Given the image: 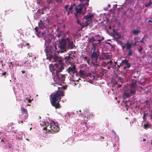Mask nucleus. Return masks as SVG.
I'll return each mask as SVG.
<instances>
[{
    "label": "nucleus",
    "mask_w": 152,
    "mask_h": 152,
    "mask_svg": "<svg viewBox=\"0 0 152 152\" xmlns=\"http://www.w3.org/2000/svg\"><path fill=\"white\" fill-rule=\"evenodd\" d=\"M54 61L58 63L54 64V67L57 69L55 70L56 72L52 73L53 74V79L55 81H59L64 82L65 80L66 76L65 75L61 74L59 73L64 69V64L63 61L61 59H59L56 56L54 57Z\"/></svg>",
    "instance_id": "obj_1"
},
{
    "label": "nucleus",
    "mask_w": 152,
    "mask_h": 152,
    "mask_svg": "<svg viewBox=\"0 0 152 152\" xmlns=\"http://www.w3.org/2000/svg\"><path fill=\"white\" fill-rule=\"evenodd\" d=\"M67 86H63L61 88L58 87V89L56 92H53L50 97V102L52 105L56 109L59 108L61 107L59 102L61 97L64 96V90L66 89Z\"/></svg>",
    "instance_id": "obj_2"
},
{
    "label": "nucleus",
    "mask_w": 152,
    "mask_h": 152,
    "mask_svg": "<svg viewBox=\"0 0 152 152\" xmlns=\"http://www.w3.org/2000/svg\"><path fill=\"white\" fill-rule=\"evenodd\" d=\"M43 125L44 126L43 128L44 130H46L51 133H53L57 132L59 130L58 123H56L53 122L50 123L45 122L44 124Z\"/></svg>",
    "instance_id": "obj_3"
},
{
    "label": "nucleus",
    "mask_w": 152,
    "mask_h": 152,
    "mask_svg": "<svg viewBox=\"0 0 152 152\" xmlns=\"http://www.w3.org/2000/svg\"><path fill=\"white\" fill-rule=\"evenodd\" d=\"M74 10L75 11V13H74L76 17L83 15L84 14V11H86L84 10V6L80 4L79 5H75Z\"/></svg>",
    "instance_id": "obj_4"
},
{
    "label": "nucleus",
    "mask_w": 152,
    "mask_h": 152,
    "mask_svg": "<svg viewBox=\"0 0 152 152\" xmlns=\"http://www.w3.org/2000/svg\"><path fill=\"white\" fill-rule=\"evenodd\" d=\"M59 45L58 47L59 48V51L61 53L66 51V46L67 44L66 38H62L58 40Z\"/></svg>",
    "instance_id": "obj_5"
},
{
    "label": "nucleus",
    "mask_w": 152,
    "mask_h": 152,
    "mask_svg": "<svg viewBox=\"0 0 152 152\" xmlns=\"http://www.w3.org/2000/svg\"><path fill=\"white\" fill-rule=\"evenodd\" d=\"M99 56V54L98 52H95V50L92 53L91 57L92 59V64L94 65L99 66L97 63L98 58Z\"/></svg>",
    "instance_id": "obj_6"
},
{
    "label": "nucleus",
    "mask_w": 152,
    "mask_h": 152,
    "mask_svg": "<svg viewBox=\"0 0 152 152\" xmlns=\"http://www.w3.org/2000/svg\"><path fill=\"white\" fill-rule=\"evenodd\" d=\"M94 17V15L93 14H88L84 17L85 19V21L84 23V26L87 27L89 25L92 21V18Z\"/></svg>",
    "instance_id": "obj_7"
},
{
    "label": "nucleus",
    "mask_w": 152,
    "mask_h": 152,
    "mask_svg": "<svg viewBox=\"0 0 152 152\" xmlns=\"http://www.w3.org/2000/svg\"><path fill=\"white\" fill-rule=\"evenodd\" d=\"M132 43H130L129 41L126 42V50H128L129 52L127 54V56H132L133 51L132 49Z\"/></svg>",
    "instance_id": "obj_8"
},
{
    "label": "nucleus",
    "mask_w": 152,
    "mask_h": 152,
    "mask_svg": "<svg viewBox=\"0 0 152 152\" xmlns=\"http://www.w3.org/2000/svg\"><path fill=\"white\" fill-rule=\"evenodd\" d=\"M121 63H122L123 66H124L123 67V69L124 71L127 72L128 70L127 68H129L131 66V64L129 63L128 61L126 59L122 60L121 61Z\"/></svg>",
    "instance_id": "obj_9"
},
{
    "label": "nucleus",
    "mask_w": 152,
    "mask_h": 152,
    "mask_svg": "<svg viewBox=\"0 0 152 152\" xmlns=\"http://www.w3.org/2000/svg\"><path fill=\"white\" fill-rule=\"evenodd\" d=\"M76 68L75 65L72 67L69 66L67 69V71L69 73L70 75H74V74L77 73V71L76 70Z\"/></svg>",
    "instance_id": "obj_10"
},
{
    "label": "nucleus",
    "mask_w": 152,
    "mask_h": 152,
    "mask_svg": "<svg viewBox=\"0 0 152 152\" xmlns=\"http://www.w3.org/2000/svg\"><path fill=\"white\" fill-rule=\"evenodd\" d=\"M66 41L67 43H68L67 46L68 48L72 49L74 47H75L73 41L70 40L69 38H66Z\"/></svg>",
    "instance_id": "obj_11"
},
{
    "label": "nucleus",
    "mask_w": 152,
    "mask_h": 152,
    "mask_svg": "<svg viewBox=\"0 0 152 152\" xmlns=\"http://www.w3.org/2000/svg\"><path fill=\"white\" fill-rule=\"evenodd\" d=\"M80 2V4L84 7V10H86L87 7L89 5V0H79Z\"/></svg>",
    "instance_id": "obj_12"
},
{
    "label": "nucleus",
    "mask_w": 152,
    "mask_h": 152,
    "mask_svg": "<svg viewBox=\"0 0 152 152\" xmlns=\"http://www.w3.org/2000/svg\"><path fill=\"white\" fill-rule=\"evenodd\" d=\"M57 46L56 45H55V49L53 50V52H54V55H53V54H52V53H53V52H52L51 53V55L50 56L51 59H52V58L53 59V60L54 61V57L55 56H56L57 57H58V58L59 59H61L59 58L58 57V56H57L56 55L58 54L59 52H60V51H57Z\"/></svg>",
    "instance_id": "obj_13"
},
{
    "label": "nucleus",
    "mask_w": 152,
    "mask_h": 152,
    "mask_svg": "<svg viewBox=\"0 0 152 152\" xmlns=\"http://www.w3.org/2000/svg\"><path fill=\"white\" fill-rule=\"evenodd\" d=\"M137 81L136 80H131V84H130V87L132 90H135V91H136V84Z\"/></svg>",
    "instance_id": "obj_14"
},
{
    "label": "nucleus",
    "mask_w": 152,
    "mask_h": 152,
    "mask_svg": "<svg viewBox=\"0 0 152 152\" xmlns=\"http://www.w3.org/2000/svg\"><path fill=\"white\" fill-rule=\"evenodd\" d=\"M135 90L130 89V90L127 91L124 93V96L126 97H128L131 96L132 94H133L135 93Z\"/></svg>",
    "instance_id": "obj_15"
},
{
    "label": "nucleus",
    "mask_w": 152,
    "mask_h": 152,
    "mask_svg": "<svg viewBox=\"0 0 152 152\" xmlns=\"http://www.w3.org/2000/svg\"><path fill=\"white\" fill-rule=\"evenodd\" d=\"M95 39L96 41H98V42L97 43V44H99L101 42V41L103 40L104 39V37H101L99 35H97L95 36Z\"/></svg>",
    "instance_id": "obj_16"
},
{
    "label": "nucleus",
    "mask_w": 152,
    "mask_h": 152,
    "mask_svg": "<svg viewBox=\"0 0 152 152\" xmlns=\"http://www.w3.org/2000/svg\"><path fill=\"white\" fill-rule=\"evenodd\" d=\"M113 37L115 39H119L121 37V36L117 32H114L113 34Z\"/></svg>",
    "instance_id": "obj_17"
},
{
    "label": "nucleus",
    "mask_w": 152,
    "mask_h": 152,
    "mask_svg": "<svg viewBox=\"0 0 152 152\" xmlns=\"http://www.w3.org/2000/svg\"><path fill=\"white\" fill-rule=\"evenodd\" d=\"M124 106L126 107V110H128L129 107L131 104L132 102L130 100L125 101L124 102Z\"/></svg>",
    "instance_id": "obj_18"
},
{
    "label": "nucleus",
    "mask_w": 152,
    "mask_h": 152,
    "mask_svg": "<svg viewBox=\"0 0 152 152\" xmlns=\"http://www.w3.org/2000/svg\"><path fill=\"white\" fill-rule=\"evenodd\" d=\"M35 34L38 37H41V31L39 30L38 28L37 27L35 28Z\"/></svg>",
    "instance_id": "obj_19"
},
{
    "label": "nucleus",
    "mask_w": 152,
    "mask_h": 152,
    "mask_svg": "<svg viewBox=\"0 0 152 152\" xmlns=\"http://www.w3.org/2000/svg\"><path fill=\"white\" fill-rule=\"evenodd\" d=\"M38 25L39 28L42 29H43L46 27L45 24H44L41 20L38 23Z\"/></svg>",
    "instance_id": "obj_20"
},
{
    "label": "nucleus",
    "mask_w": 152,
    "mask_h": 152,
    "mask_svg": "<svg viewBox=\"0 0 152 152\" xmlns=\"http://www.w3.org/2000/svg\"><path fill=\"white\" fill-rule=\"evenodd\" d=\"M80 76L81 78H84L86 76L85 73V71L82 70H80L79 71Z\"/></svg>",
    "instance_id": "obj_21"
},
{
    "label": "nucleus",
    "mask_w": 152,
    "mask_h": 152,
    "mask_svg": "<svg viewBox=\"0 0 152 152\" xmlns=\"http://www.w3.org/2000/svg\"><path fill=\"white\" fill-rule=\"evenodd\" d=\"M112 63L113 62L112 61L110 60V61H107V62H103L102 64V65L103 67H105L108 64H110V66H111Z\"/></svg>",
    "instance_id": "obj_22"
},
{
    "label": "nucleus",
    "mask_w": 152,
    "mask_h": 152,
    "mask_svg": "<svg viewBox=\"0 0 152 152\" xmlns=\"http://www.w3.org/2000/svg\"><path fill=\"white\" fill-rule=\"evenodd\" d=\"M65 59H66V61L69 63H70L73 60V58L70 57V56H68L67 57H65Z\"/></svg>",
    "instance_id": "obj_23"
},
{
    "label": "nucleus",
    "mask_w": 152,
    "mask_h": 152,
    "mask_svg": "<svg viewBox=\"0 0 152 152\" xmlns=\"http://www.w3.org/2000/svg\"><path fill=\"white\" fill-rule=\"evenodd\" d=\"M140 32V31L139 30H134L132 32V33L135 35H136L138 34Z\"/></svg>",
    "instance_id": "obj_24"
},
{
    "label": "nucleus",
    "mask_w": 152,
    "mask_h": 152,
    "mask_svg": "<svg viewBox=\"0 0 152 152\" xmlns=\"http://www.w3.org/2000/svg\"><path fill=\"white\" fill-rule=\"evenodd\" d=\"M46 33L45 31H43L41 34V37L42 36H44V40H45L46 41H47L48 40L47 39V37H48L47 36H46V37H45V36H46V35H45Z\"/></svg>",
    "instance_id": "obj_25"
},
{
    "label": "nucleus",
    "mask_w": 152,
    "mask_h": 152,
    "mask_svg": "<svg viewBox=\"0 0 152 152\" xmlns=\"http://www.w3.org/2000/svg\"><path fill=\"white\" fill-rule=\"evenodd\" d=\"M21 110L22 112L24 114H27L28 113V111L27 109H25L23 107H21Z\"/></svg>",
    "instance_id": "obj_26"
},
{
    "label": "nucleus",
    "mask_w": 152,
    "mask_h": 152,
    "mask_svg": "<svg viewBox=\"0 0 152 152\" xmlns=\"http://www.w3.org/2000/svg\"><path fill=\"white\" fill-rule=\"evenodd\" d=\"M88 42H92L94 41H96L95 38V37H92L91 38H89L88 39Z\"/></svg>",
    "instance_id": "obj_27"
},
{
    "label": "nucleus",
    "mask_w": 152,
    "mask_h": 152,
    "mask_svg": "<svg viewBox=\"0 0 152 152\" xmlns=\"http://www.w3.org/2000/svg\"><path fill=\"white\" fill-rule=\"evenodd\" d=\"M114 64H115V65H111V66L113 69H117L116 65H117V61H115L114 62Z\"/></svg>",
    "instance_id": "obj_28"
},
{
    "label": "nucleus",
    "mask_w": 152,
    "mask_h": 152,
    "mask_svg": "<svg viewBox=\"0 0 152 152\" xmlns=\"http://www.w3.org/2000/svg\"><path fill=\"white\" fill-rule=\"evenodd\" d=\"M75 6V4H74L71 5L70 7L69 8V10L70 11L72 10L73 9H74Z\"/></svg>",
    "instance_id": "obj_29"
},
{
    "label": "nucleus",
    "mask_w": 152,
    "mask_h": 152,
    "mask_svg": "<svg viewBox=\"0 0 152 152\" xmlns=\"http://www.w3.org/2000/svg\"><path fill=\"white\" fill-rule=\"evenodd\" d=\"M145 104H146L147 107L148 108L150 107V104L148 101H146L145 102Z\"/></svg>",
    "instance_id": "obj_30"
},
{
    "label": "nucleus",
    "mask_w": 152,
    "mask_h": 152,
    "mask_svg": "<svg viewBox=\"0 0 152 152\" xmlns=\"http://www.w3.org/2000/svg\"><path fill=\"white\" fill-rule=\"evenodd\" d=\"M138 51L141 54L142 53V48L141 46H140L138 48Z\"/></svg>",
    "instance_id": "obj_31"
},
{
    "label": "nucleus",
    "mask_w": 152,
    "mask_h": 152,
    "mask_svg": "<svg viewBox=\"0 0 152 152\" xmlns=\"http://www.w3.org/2000/svg\"><path fill=\"white\" fill-rule=\"evenodd\" d=\"M104 57L102 58V59H107L108 58V56L106 54H104L103 55Z\"/></svg>",
    "instance_id": "obj_32"
},
{
    "label": "nucleus",
    "mask_w": 152,
    "mask_h": 152,
    "mask_svg": "<svg viewBox=\"0 0 152 152\" xmlns=\"http://www.w3.org/2000/svg\"><path fill=\"white\" fill-rule=\"evenodd\" d=\"M121 46L122 48V50L124 51L126 46V44H123Z\"/></svg>",
    "instance_id": "obj_33"
},
{
    "label": "nucleus",
    "mask_w": 152,
    "mask_h": 152,
    "mask_svg": "<svg viewBox=\"0 0 152 152\" xmlns=\"http://www.w3.org/2000/svg\"><path fill=\"white\" fill-rule=\"evenodd\" d=\"M152 4V2L150 1L148 3H147L145 5V7H148L149 6L151 5Z\"/></svg>",
    "instance_id": "obj_34"
},
{
    "label": "nucleus",
    "mask_w": 152,
    "mask_h": 152,
    "mask_svg": "<svg viewBox=\"0 0 152 152\" xmlns=\"http://www.w3.org/2000/svg\"><path fill=\"white\" fill-rule=\"evenodd\" d=\"M77 23L78 24L80 25V26H83L82 27H83V24L81 23L80 22V21H79V20H77Z\"/></svg>",
    "instance_id": "obj_35"
},
{
    "label": "nucleus",
    "mask_w": 152,
    "mask_h": 152,
    "mask_svg": "<svg viewBox=\"0 0 152 152\" xmlns=\"http://www.w3.org/2000/svg\"><path fill=\"white\" fill-rule=\"evenodd\" d=\"M123 66L122 63H121V62L119 64H118L117 65V68L118 69H119L120 68L121 66Z\"/></svg>",
    "instance_id": "obj_36"
},
{
    "label": "nucleus",
    "mask_w": 152,
    "mask_h": 152,
    "mask_svg": "<svg viewBox=\"0 0 152 152\" xmlns=\"http://www.w3.org/2000/svg\"><path fill=\"white\" fill-rule=\"evenodd\" d=\"M117 42L120 45H122L123 44L122 42L121 41L118 40Z\"/></svg>",
    "instance_id": "obj_37"
},
{
    "label": "nucleus",
    "mask_w": 152,
    "mask_h": 152,
    "mask_svg": "<svg viewBox=\"0 0 152 152\" xmlns=\"http://www.w3.org/2000/svg\"><path fill=\"white\" fill-rule=\"evenodd\" d=\"M148 114L147 113H144L143 114V118L144 120H145V117H146V115Z\"/></svg>",
    "instance_id": "obj_38"
},
{
    "label": "nucleus",
    "mask_w": 152,
    "mask_h": 152,
    "mask_svg": "<svg viewBox=\"0 0 152 152\" xmlns=\"http://www.w3.org/2000/svg\"><path fill=\"white\" fill-rule=\"evenodd\" d=\"M145 39V37H143L142 38V40L140 41V42L141 43H144V39Z\"/></svg>",
    "instance_id": "obj_39"
},
{
    "label": "nucleus",
    "mask_w": 152,
    "mask_h": 152,
    "mask_svg": "<svg viewBox=\"0 0 152 152\" xmlns=\"http://www.w3.org/2000/svg\"><path fill=\"white\" fill-rule=\"evenodd\" d=\"M0 63L1 64V66L3 68V66L5 65V64L3 63V61L2 60L0 61Z\"/></svg>",
    "instance_id": "obj_40"
},
{
    "label": "nucleus",
    "mask_w": 152,
    "mask_h": 152,
    "mask_svg": "<svg viewBox=\"0 0 152 152\" xmlns=\"http://www.w3.org/2000/svg\"><path fill=\"white\" fill-rule=\"evenodd\" d=\"M149 126V125L148 124H145L144 125V128L145 129H146Z\"/></svg>",
    "instance_id": "obj_41"
},
{
    "label": "nucleus",
    "mask_w": 152,
    "mask_h": 152,
    "mask_svg": "<svg viewBox=\"0 0 152 152\" xmlns=\"http://www.w3.org/2000/svg\"><path fill=\"white\" fill-rule=\"evenodd\" d=\"M9 67H10V65H11L12 67H13L14 66V65L13 64H12V62H10L9 64Z\"/></svg>",
    "instance_id": "obj_42"
},
{
    "label": "nucleus",
    "mask_w": 152,
    "mask_h": 152,
    "mask_svg": "<svg viewBox=\"0 0 152 152\" xmlns=\"http://www.w3.org/2000/svg\"><path fill=\"white\" fill-rule=\"evenodd\" d=\"M84 118V120L85 121H88V118L87 117H86V116H85L84 117H83Z\"/></svg>",
    "instance_id": "obj_43"
},
{
    "label": "nucleus",
    "mask_w": 152,
    "mask_h": 152,
    "mask_svg": "<svg viewBox=\"0 0 152 152\" xmlns=\"http://www.w3.org/2000/svg\"><path fill=\"white\" fill-rule=\"evenodd\" d=\"M61 36V34L60 33V34H58L56 36L58 38H60V37Z\"/></svg>",
    "instance_id": "obj_44"
},
{
    "label": "nucleus",
    "mask_w": 152,
    "mask_h": 152,
    "mask_svg": "<svg viewBox=\"0 0 152 152\" xmlns=\"http://www.w3.org/2000/svg\"><path fill=\"white\" fill-rule=\"evenodd\" d=\"M83 57L84 58V61H86L87 59H88V57L86 56H85V57L83 56Z\"/></svg>",
    "instance_id": "obj_45"
},
{
    "label": "nucleus",
    "mask_w": 152,
    "mask_h": 152,
    "mask_svg": "<svg viewBox=\"0 0 152 152\" xmlns=\"http://www.w3.org/2000/svg\"><path fill=\"white\" fill-rule=\"evenodd\" d=\"M78 114L79 116H82L83 115L81 112H79V113H78Z\"/></svg>",
    "instance_id": "obj_46"
},
{
    "label": "nucleus",
    "mask_w": 152,
    "mask_h": 152,
    "mask_svg": "<svg viewBox=\"0 0 152 152\" xmlns=\"http://www.w3.org/2000/svg\"><path fill=\"white\" fill-rule=\"evenodd\" d=\"M68 7V5H66L65 6V8L66 9V11H67V8Z\"/></svg>",
    "instance_id": "obj_47"
},
{
    "label": "nucleus",
    "mask_w": 152,
    "mask_h": 152,
    "mask_svg": "<svg viewBox=\"0 0 152 152\" xmlns=\"http://www.w3.org/2000/svg\"><path fill=\"white\" fill-rule=\"evenodd\" d=\"M86 61H87V62L88 64H89L90 61V59L89 58L88 59H87Z\"/></svg>",
    "instance_id": "obj_48"
},
{
    "label": "nucleus",
    "mask_w": 152,
    "mask_h": 152,
    "mask_svg": "<svg viewBox=\"0 0 152 152\" xmlns=\"http://www.w3.org/2000/svg\"><path fill=\"white\" fill-rule=\"evenodd\" d=\"M96 44L95 43H93V44H92V47L94 48H95V45Z\"/></svg>",
    "instance_id": "obj_49"
},
{
    "label": "nucleus",
    "mask_w": 152,
    "mask_h": 152,
    "mask_svg": "<svg viewBox=\"0 0 152 152\" xmlns=\"http://www.w3.org/2000/svg\"><path fill=\"white\" fill-rule=\"evenodd\" d=\"M26 46H27L28 47V49L29 48V47H30V45L29 43H27L26 44Z\"/></svg>",
    "instance_id": "obj_50"
},
{
    "label": "nucleus",
    "mask_w": 152,
    "mask_h": 152,
    "mask_svg": "<svg viewBox=\"0 0 152 152\" xmlns=\"http://www.w3.org/2000/svg\"><path fill=\"white\" fill-rule=\"evenodd\" d=\"M7 73V72H4L2 73V76H4Z\"/></svg>",
    "instance_id": "obj_51"
},
{
    "label": "nucleus",
    "mask_w": 152,
    "mask_h": 152,
    "mask_svg": "<svg viewBox=\"0 0 152 152\" xmlns=\"http://www.w3.org/2000/svg\"><path fill=\"white\" fill-rule=\"evenodd\" d=\"M139 42V41H136L133 44V45H137V42Z\"/></svg>",
    "instance_id": "obj_52"
},
{
    "label": "nucleus",
    "mask_w": 152,
    "mask_h": 152,
    "mask_svg": "<svg viewBox=\"0 0 152 152\" xmlns=\"http://www.w3.org/2000/svg\"><path fill=\"white\" fill-rule=\"evenodd\" d=\"M112 132L116 136V134L113 130H112Z\"/></svg>",
    "instance_id": "obj_53"
},
{
    "label": "nucleus",
    "mask_w": 152,
    "mask_h": 152,
    "mask_svg": "<svg viewBox=\"0 0 152 152\" xmlns=\"http://www.w3.org/2000/svg\"><path fill=\"white\" fill-rule=\"evenodd\" d=\"M47 2L48 4H49L51 3V1H50L48 0L47 1Z\"/></svg>",
    "instance_id": "obj_54"
},
{
    "label": "nucleus",
    "mask_w": 152,
    "mask_h": 152,
    "mask_svg": "<svg viewBox=\"0 0 152 152\" xmlns=\"http://www.w3.org/2000/svg\"><path fill=\"white\" fill-rule=\"evenodd\" d=\"M88 116H90L91 117H93V115L92 114H89V115H87Z\"/></svg>",
    "instance_id": "obj_55"
},
{
    "label": "nucleus",
    "mask_w": 152,
    "mask_h": 152,
    "mask_svg": "<svg viewBox=\"0 0 152 152\" xmlns=\"http://www.w3.org/2000/svg\"><path fill=\"white\" fill-rule=\"evenodd\" d=\"M110 67H111V66H110V65H109V66H107V69H110Z\"/></svg>",
    "instance_id": "obj_56"
},
{
    "label": "nucleus",
    "mask_w": 152,
    "mask_h": 152,
    "mask_svg": "<svg viewBox=\"0 0 152 152\" xmlns=\"http://www.w3.org/2000/svg\"><path fill=\"white\" fill-rule=\"evenodd\" d=\"M122 86L121 85V84H119V85H118V87L120 88Z\"/></svg>",
    "instance_id": "obj_57"
},
{
    "label": "nucleus",
    "mask_w": 152,
    "mask_h": 152,
    "mask_svg": "<svg viewBox=\"0 0 152 152\" xmlns=\"http://www.w3.org/2000/svg\"><path fill=\"white\" fill-rule=\"evenodd\" d=\"M104 137H103V136H101L100 137V139H104Z\"/></svg>",
    "instance_id": "obj_58"
},
{
    "label": "nucleus",
    "mask_w": 152,
    "mask_h": 152,
    "mask_svg": "<svg viewBox=\"0 0 152 152\" xmlns=\"http://www.w3.org/2000/svg\"><path fill=\"white\" fill-rule=\"evenodd\" d=\"M48 6H47L46 7H44V9H47V8H48Z\"/></svg>",
    "instance_id": "obj_59"
},
{
    "label": "nucleus",
    "mask_w": 152,
    "mask_h": 152,
    "mask_svg": "<svg viewBox=\"0 0 152 152\" xmlns=\"http://www.w3.org/2000/svg\"><path fill=\"white\" fill-rule=\"evenodd\" d=\"M21 72L23 74H24L25 72V71H22Z\"/></svg>",
    "instance_id": "obj_60"
},
{
    "label": "nucleus",
    "mask_w": 152,
    "mask_h": 152,
    "mask_svg": "<svg viewBox=\"0 0 152 152\" xmlns=\"http://www.w3.org/2000/svg\"><path fill=\"white\" fill-rule=\"evenodd\" d=\"M31 102V100L30 99H29L28 100V102Z\"/></svg>",
    "instance_id": "obj_61"
},
{
    "label": "nucleus",
    "mask_w": 152,
    "mask_h": 152,
    "mask_svg": "<svg viewBox=\"0 0 152 152\" xmlns=\"http://www.w3.org/2000/svg\"><path fill=\"white\" fill-rule=\"evenodd\" d=\"M148 22H152V20H150L148 21Z\"/></svg>",
    "instance_id": "obj_62"
},
{
    "label": "nucleus",
    "mask_w": 152,
    "mask_h": 152,
    "mask_svg": "<svg viewBox=\"0 0 152 152\" xmlns=\"http://www.w3.org/2000/svg\"><path fill=\"white\" fill-rule=\"evenodd\" d=\"M151 119H152V114L151 115Z\"/></svg>",
    "instance_id": "obj_63"
},
{
    "label": "nucleus",
    "mask_w": 152,
    "mask_h": 152,
    "mask_svg": "<svg viewBox=\"0 0 152 152\" xmlns=\"http://www.w3.org/2000/svg\"><path fill=\"white\" fill-rule=\"evenodd\" d=\"M145 141V139H143V141Z\"/></svg>",
    "instance_id": "obj_64"
}]
</instances>
